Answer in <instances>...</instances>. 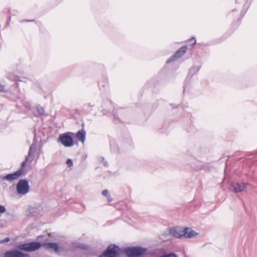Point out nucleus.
Segmentation results:
<instances>
[{"label": "nucleus", "mask_w": 257, "mask_h": 257, "mask_svg": "<svg viewBox=\"0 0 257 257\" xmlns=\"http://www.w3.org/2000/svg\"><path fill=\"white\" fill-rule=\"evenodd\" d=\"M170 234L176 238H191L197 235L198 234L195 231L189 227L185 228L177 227L170 228L169 230Z\"/></svg>", "instance_id": "obj_1"}, {"label": "nucleus", "mask_w": 257, "mask_h": 257, "mask_svg": "<svg viewBox=\"0 0 257 257\" xmlns=\"http://www.w3.org/2000/svg\"><path fill=\"white\" fill-rule=\"evenodd\" d=\"M37 144L35 140H34L33 143L31 145L27 156L26 157L25 160L22 163L21 167L17 171H21L22 176H24L26 172V166L27 162L30 161L31 162L34 158V154L36 150Z\"/></svg>", "instance_id": "obj_2"}, {"label": "nucleus", "mask_w": 257, "mask_h": 257, "mask_svg": "<svg viewBox=\"0 0 257 257\" xmlns=\"http://www.w3.org/2000/svg\"><path fill=\"white\" fill-rule=\"evenodd\" d=\"M124 251L128 257H140L146 253L147 249L146 247L136 246L126 248Z\"/></svg>", "instance_id": "obj_3"}, {"label": "nucleus", "mask_w": 257, "mask_h": 257, "mask_svg": "<svg viewBox=\"0 0 257 257\" xmlns=\"http://www.w3.org/2000/svg\"><path fill=\"white\" fill-rule=\"evenodd\" d=\"M16 190L18 194L24 195L30 191L29 181L26 179L19 180L16 186Z\"/></svg>", "instance_id": "obj_4"}, {"label": "nucleus", "mask_w": 257, "mask_h": 257, "mask_svg": "<svg viewBox=\"0 0 257 257\" xmlns=\"http://www.w3.org/2000/svg\"><path fill=\"white\" fill-rule=\"evenodd\" d=\"M119 247L115 244L109 245L106 250L98 257H120Z\"/></svg>", "instance_id": "obj_5"}, {"label": "nucleus", "mask_w": 257, "mask_h": 257, "mask_svg": "<svg viewBox=\"0 0 257 257\" xmlns=\"http://www.w3.org/2000/svg\"><path fill=\"white\" fill-rule=\"evenodd\" d=\"M18 85L17 87H18ZM1 89H0V93H3L4 94L2 95L7 97L11 100L15 101H18L21 99V94L18 88H17L15 90V93L12 92L11 91H5L4 90V86L1 85Z\"/></svg>", "instance_id": "obj_6"}, {"label": "nucleus", "mask_w": 257, "mask_h": 257, "mask_svg": "<svg viewBox=\"0 0 257 257\" xmlns=\"http://www.w3.org/2000/svg\"><path fill=\"white\" fill-rule=\"evenodd\" d=\"M41 246H42V243L36 241L20 244L19 245L18 248L22 250L33 251L38 249Z\"/></svg>", "instance_id": "obj_7"}, {"label": "nucleus", "mask_w": 257, "mask_h": 257, "mask_svg": "<svg viewBox=\"0 0 257 257\" xmlns=\"http://www.w3.org/2000/svg\"><path fill=\"white\" fill-rule=\"evenodd\" d=\"M58 142H60L65 147H70L73 145V140L69 133H64L59 136Z\"/></svg>", "instance_id": "obj_8"}, {"label": "nucleus", "mask_w": 257, "mask_h": 257, "mask_svg": "<svg viewBox=\"0 0 257 257\" xmlns=\"http://www.w3.org/2000/svg\"><path fill=\"white\" fill-rule=\"evenodd\" d=\"M187 50V46L185 45L182 46L180 49H179L169 59H168L166 63H169L170 62H172L176 61L177 59L183 56Z\"/></svg>", "instance_id": "obj_9"}, {"label": "nucleus", "mask_w": 257, "mask_h": 257, "mask_svg": "<svg viewBox=\"0 0 257 257\" xmlns=\"http://www.w3.org/2000/svg\"><path fill=\"white\" fill-rule=\"evenodd\" d=\"M4 257H30V255L20 250L15 249L6 251Z\"/></svg>", "instance_id": "obj_10"}, {"label": "nucleus", "mask_w": 257, "mask_h": 257, "mask_svg": "<svg viewBox=\"0 0 257 257\" xmlns=\"http://www.w3.org/2000/svg\"><path fill=\"white\" fill-rule=\"evenodd\" d=\"M21 172L20 171H17L13 173L8 174L6 176H1L0 178L2 180H7L11 182L22 177Z\"/></svg>", "instance_id": "obj_11"}, {"label": "nucleus", "mask_w": 257, "mask_h": 257, "mask_svg": "<svg viewBox=\"0 0 257 257\" xmlns=\"http://www.w3.org/2000/svg\"><path fill=\"white\" fill-rule=\"evenodd\" d=\"M247 184L245 183H232L230 184L229 189L235 193L243 191L246 187Z\"/></svg>", "instance_id": "obj_12"}, {"label": "nucleus", "mask_w": 257, "mask_h": 257, "mask_svg": "<svg viewBox=\"0 0 257 257\" xmlns=\"http://www.w3.org/2000/svg\"><path fill=\"white\" fill-rule=\"evenodd\" d=\"M42 246L47 249H53L56 253L60 251L58 244L56 242L42 243Z\"/></svg>", "instance_id": "obj_13"}, {"label": "nucleus", "mask_w": 257, "mask_h": 257, "mask_svg": "<svg viewBox=\"0 0 257 257\" xmlns=\"http://www.w3.org/2000/svg\"><path fill=\"white\" fill-rule=\"evenodd\" d=\"M7 77L9 79L11 80H12L13 81H24L23 79H21L20 77L18 75H15L12 73H8L7 74Z\"/></svg>", "instance_id": "obj_14"}, {"label": "nucleus", "mask_w": 257, "mask_h": 257, "mask_svg": "<svg viewBox=\"0 0 257 257\" xmlns=\"http://www.w3.org/2000/svg\"><path fill=\"white\" fill-rule=\"evenodd\" d=\"M86 132L84 130L79 131L77 133V138L82 143H84L85 139Z\"/></svg>", "instance_id": "obj_15"}, {"label": "nucleus", "mask_w": 257, "mask_h": 257, "mask_svg": "<svg viewBox=\"0 0 257 257\" xmlns=\"http://www.w3.org/2000/svg\"><path fill=\"white\" fill-rule=\"evenodd\" d=\"M201 66H192L189 71L188 74L193 75L198 72L200 69Z\"/></svg>", "instance_id": "obj_16"}, {"label": "nucleus", "mask_w": 257, "mask_h": 257, "mask_svg": "<svg viewBox=\"0 0 257 257\" xmlns=\"http://www.w3.org/2000/svg\"><path fill=\"white\" fill-rule=\"evenodd\" d=\"M98 85L100 89H102V88H104L105 86H107L108 85V81L106 78L104 79L103 81H99L98 82Z\"/></svg>", "instance_id": "obj_17"}, {"label": "nucleus", "mask_w": 257, "mask_h": 257, "mask_svg": "<svg viewBox=\"0 0 257 257\" xmlns=\"http://www.w3.org/2000/svg\"><path fill=\"white\" fill-rule=\"evenodd\" d=\"M20 103L22 104L26 109H30L31 108V103L28 101H26L22 98L20 99Z\"/></svg>", "instance_id": "obj_18"}, {"label": "nucleus", "mask_w": 257, "mask_h": 257, "mask_svg": "<svg viewBox=\"0 0 257 257\" xmlns=\"http://www.w3.org/2000/svg\"><path fill=\"white\" fill-rule=\"evenodd\" d=\"M37 111H38V113L40 115H44L45 110H44V108L43 107H42L41 105H38L37 106Z\"/></svg>", "instance_id": "obj_19"}, {"label": "nucleus", "mask_w": 257, "mask_h": 257, "mask_svg": "<svg viewBox=\"0 0 257 257\" xmlns=\"http://www.w3.org/2000/svg\"><path fill=\"white\" fill-rule=\"evenodd\" d=\"M66 164L69 167H71L73 165V161L71 159H68L66 161Z\"/></svg>", "instance_id": "obj_20"}, {"label": "nucleus", "mask_w": 257, "mask_h": 257, "mask_svg": "<svg viewBox=\"0 0 257 257\" xmlns=\"http://www.w3.org/2000/svg\"><path fill=\"white\" fill-rule=\"evenodd\" d=\"M10 240V238L9 237H6L4 239L0 240V243H3L6 242H8Z\"/></svg>", "instance_id": "obj_21"}, {"label": "nucleus", "mask_w": 257, "mask_h": 257, "mask_svg": "<svg viewBox=\"0 0 257 257\" xmlns=\"http://www.w3.org/2000/svg\"><path fill=\"white\" fill-rule=\"evenodd\" d=\"M100 159L103 162V165L107 167L108 166V163L105 161L104 158L103 157H100Z\"/></svg>", "instance_id": "obj_22"}, {"label": "nucleus", "mask_w": 257, "mask_h": 257, "mask_svg": "<svg viewBox=\"0 0 257 257\" xmlns=\"http://www.w3.org/2000/svg\"><path fill=\"white\" fill-rule=\"evenodd\" d=\"M190 43H191L192 45H194L196 43V39L195 38H192L189 40Z\"/></svg>", "instance_id": "obj_23"}, {"label": "nucleus", "mask_w": 257, "mask_h": 257, "mask_svg": "<svg viewBox=\"0 0 257 257\" xmlns=\"http://www.w3.org/2000/svg\"><path fill=\"white\" fill-rule=\"evenodd\" d=\"M102 194L103 195V196H108L109 194H108V191H107V190L106 189H105V190H103L102 191Z\"/></svg>", "instance_id": "obj_24"}, {"label": "nucleus", "mask_w": 257, "mask_h": 257, "mask_svg": "<svg viewBox=\"0 0 257 257\" xmlns=\"http://www.w3.org/2000/svg\"><path fill=\"white\" fill-rule=\"evenodd\" d=\"M6 211V208L5 206L0 205V213H3Z\"/></svg>", "instance_id": "obj_25"}, {"label": "nucleus", "mask_w": 257, "mask_h": 257, "mask_svg": "<svg viewBox=\"0 0 257 257\" xmlns=\"http://www.w3.org/2000/svg\"><path fill=\"white\" fill-rule=\"evenodd\" d=\"M94 106V104H91L90 103H86L84 105V107H93Z\"/></svg>", "instance_id": "obj_26"}, {"label": "nucleus", "mask_w": 257, "mask_h": 257, "mask_svg": "<svg viewBox=\"0 0 257 257\" xmlns=\"http://www.w3.org/2000/svg\"><path fill=\"white\" fill-rule=\"evenodd\" d=\"M106 197H107V199L109 202L112 201V198L109 195L107 196Z\"/></svg>", "instance_id": "obj_27"}, {"label": "nucleus", "mask_w": 257, "mask_h": 257, "mask_svg": "<svg viewBox=\"0 0 257 257\" xmlns=\"http://www.w3.org/2000/svg\"><path fill=\"white\" fill-rule=\"evenodd\" d=\"M114 121H115V123H117V121H119V120L118 118H115V120H114Z\"/></svg>", "instance_id": "obj_28"}, {"label": "nucleus", "mask_w": 257, "mask_h": 257, "mask_svg": "<svg viewBox=\"0 0 257 257\" xmlns=\"http://www.w3.org/2000/svg\"><path fill=\"white\" fill-rule=\"evenodd\" d=\"M17 106H19L20 107H21V106H19V105H17Z\"/></svg>", "instance_id": "obj_29"}]
</instances>
